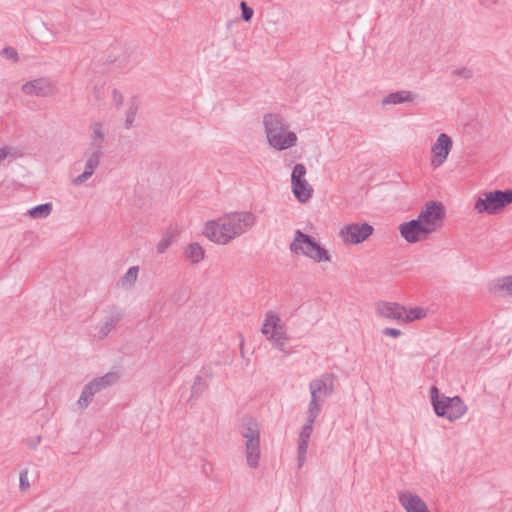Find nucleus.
Wrapping results in <instances>:
<instances>
[{"mask_svg": "<svg viewBox=\"0 0 512 512\" xmlns=\"http://www.w3.org/2000/svg\"><path fill=\"white\" fill-rule=\"evenodd\" d=\"M257 222L251 211L230 212L205 223L203 234L218 245H227L235 238L245 234Z\"/></svg>", "mask_w": 512, "mask_h": 512, "instance_id": "nucleus-1", "label": "nucleus"}, {"mask_svg": "<svg viewBox=\"0 0 512 512\" xmlns=\"http://www.w3.org/2000/svg\"><path fill=\"white\" fill-rule=\"evenodd\" d=\"M263 124L268 143L274 149L282 151L296 145L297 135L288 131L287 123L279 114H265Z\"/></svg>", "mask_w": 512, "mask_h": 512, "instance_id": "nucleus-2", "label": "nucleus"}, {"mask_svg": "<svg viewBox=\"0 0 512 512\" xmlns=\"http://www.w3.org/2000/svg\"><path fill=\"white\" fill-rule=\"evenodd\" d=\"M430 401L434 412L438 417L446 418L450 422H454L462 418L468 408L459 396L449 397L440 394L436 386L430 388Z\"/></svg>", "mask_w": 512, "mask_h": 512, "instance_id": "nucleus-3", "label": "nucleus"}, {"mask_svg": "<svg viewBox=\"0 0 512 512\" xmlns=\"http://www.w3.org/2000/svg\"><path fill=\"white\" fill-rule=\"evenodd\" d=\"M289 249L292 254L305 256L316 263L331 261L328 251L314 237L302 232L300 229L294 232Z\"/></svg>", "mask_w": 512, "mask_h": 512, "instance_id": "nucleus-4", "label": "nucleus"}, {"mask_svg": "<svg viewBox=\"0 0 512 512\" xmlns=\"http://www.w3.org/2000/svg\"><path fill=\"white\" fill-rule=\"evenodd\" d=\"M241 436L245 439L246 461L250 468H257L260 460V428L254 419H246L241 425Z\"/></svg>", "mask_w": 512, "mask_h": 512, "instance_id": "nucleus-5", "label": "nucleus"}, {"mask_svg": "<svg viewBox=\"0 0 512 512\" xmlns=\"http://www.w3.org/2000/svg\"><path fill=\"white\" fill-rule=\"evenodd\" d=\"M335 380L336 376L333 373L325 372L309 383L311 399L308 403L307 409L317 412L322 411L324 402L323 398H328L334 393Z\"/></svg>", "mask_w": 512, "mask_h": 512, "instance_id": "nucleus-6", "label": "nucleus"}, {"mask_svg": "<svg viewBox=\"0 0 512 512\" xmlns=\"http://www.w3.org/2000/svg\"><path fill=\"white\" fill-rule=\"evenodd\" d=\"M261 332L276 349L281 352L285 351V344L288 340V335L285 325L282 323L278 314L273 311L266 312Z\"/></svg>", "mask_w": 512, "mask_h": 512, "instance_id": "nucleus-7", "label": "nucleus"}, {"mask_svg": "<svg viewBox=\"0 0 512 512\" xmlns=\"http://www.w3.org/2000/svg\"><path fill=\"white\" fill-rule=\"evenodd\" d=\"M509 204H512V189L494 190L478 198L474 209L478 213L493 215Z\"/></svg>", "mask_w": 512, "mask_h": 512, "instance_id": "nucleus-8", "label": "nucleus"}, {"mask_svg": "<svg viewBox=\"0 0 512 512\" xmlns=\"http://www.w3.org/2000/svg\"><path fill=\"white\" fill-rule=\"evenodd\" d=\"M119 379V375L116 372H108L101 377H97L87 383L81 392L78 399V405L82 408H87L92 402L95 394L101 392L105 388L112 386Z\"/></svg>", "mask_w": 512, "mask_h": 512, "instance_id": "nucleus-9", "label": "nucleus"}, {"mask_svg": "<svg viewBox=\"0 0 512 512\" xmlns=\"http://www.w3.org/2000/svg\"><path fill=\"white\" fill-rule=\"evenodd\" d=\"M444 206L441 202L429 201L416 219L428 229V232H435L442 224L444 218Z\"/></svg>", "mask_w": 512, "mask_h": 512, "instance_id": "nucleus-10", "label": "nucleus"}, {"mask_svg": "<svg viewBox=\"0 0 512 512\" xmlns=\"http://www.w3.org/2000/svg\"><path fill=\"white\" fill-rule=\"evenodd\" d=\"M374 228L364 223H351L344 225L340 231L339 236L341 240L348 245H356L365 241L373 234Z\"/></svg>", "mask_w": 512, "mask_h": 512, "instance_id": "nucleus-11", "label": "nucleus"}, {"mask_svg": "<svg viewBox=\"0 0 512 512\" xmlns=\"http://www.w3.org/2000/svg\"><path fill=\"white\" fill-rule=\"evenodd\" d=\"M306 167L302 163L294 166L291 174L292 192L298 201L305 203L312 197L313 189L307 182Z\"/></svg>", "mask_w": 512, "mask_h": 512, "instance_id": "nucleus-12", "label": "nucleus"}, {"mask_svg": "<svg viewBox=\"0 0 512 512\" xmlns=\"http://www.w3.org/2000/svg\"><path fill=\"white\" fill-rule=\"evenodd\" d=\"M321 412L307 409L306 423L303 425L299 438H298V463L301 467L306 459V454L309 446V440L313 432V425Z\"/></svg>", "mask_w": 512, "mask_h": 512, "instance_id": "nucleus-13", "label": "nucleus"}, {"mask_svg": "<svg viewBox=\"0 0 512 512\" xmlns=\"http://www.w3.org/2000/svg\"><path fill=\"white\" fill-rule=\"evenodd\" d=\"M21 90L28 96L48 97L55 93L56 86L51 79L40 77L24 83Z\"/></svg>", "mask_w": 512, "mask_h": 512, "instance_id": "nucleus-14", "label": "nucleus"}, {"mask_svg": "<svg viewBox=\"0 0 512 512\" xmlns=\"http://www.w3.org/2000/svg\"><path fill=\"white\" fill-rule=\"evenodd\" d=\"M453 142L449 135L446 133H440L435 141V143L431 147V153L433 158L431 160V165L434 168L442 166L451 150H452Z\"/></svg>", "mask_w": 512, "mask_h": 512, "instance_id": "nucleus-15", "label": "nucleus"}, {"mask_svg": "<svg viewBox=\"0 0 512 512\" xmlns=\"http://www.w3.org/2000/svg\"><path fill=\"white\" fill-rule=\"evenodd\" d=\"M400 235L408 243H417L425 240L430 232L421 223L420 219H412L399 225Z\"/></svg>", "mask_w": 512, "mask_h": 512, "instance_id": "nucleus-16", "label": "nucleus"}, {"mask_svg": "<svg viewBox=\"0 0 512 512\" xmlns=\"http://www.w3.org/2000/svg\"><path fill=\"white\" fill-rule=\"evenodd\" d=\"M375 312L379 317L403 322L405 307L396 302L379 301L376 304Z\"/></svg>", "mask_w": 512, "mask_h": 512, "instance_id": "nucleus-17", "label": "nucleus"}, {"mask_svg": "<svg viewBox=\"0 0 512 512\" xmlns=\"http://www.w3.org/2000/svg\"><path fill=\"white\" fill-rule=\"evenodd\" d=\"M105 312L107 315L97 328V337L100 340L105 339L123 318L122 311L115 306Z\"/></svg>", "mask_w": 512, "mask_h": 512, "instance_id": "nucleus-18", "label": "nucleus"}, {"mask_svg": "<svg viewBox=\"0 0 512 512\" xmlns=\"http://www.w3.org/2000/svg\"><path fill=\"white\" fill-rule=\"evenodd\" d=\"M398 501L406 512H430L421 497L410 491L399 492Z\"/></svg>", "mask_w": 512, "mask_h": 512, "instance_id": "nucleus-19", "label": "nucleus"}, {"mask_svg": "<svg viewBox=\"0 0 512 512\" xmlns=\"http://www.w3.org/2000/svg\"><path fill=\"white\" fill-rule=\"evenodd\" d=\"M83 157L85 159V169L80 175L72 180V183L75 186L85 183L94 174L100 164L102 155L85 151Z\"/></svg>", "mask_w": 512, "mask_h": 512, "instance_id": "nucleus-20", "label": "nucleus"}, {"mask_svg": "<svg viewBox=\"0 0 512 512\" xmlns=\"http://www.w3.org/2000/svg\"><path fill=\"white\" fill-rule=\"evenodd\" d=\"M91 136L86 152L97 153L103 156L105 147V133L100 122H93L90 125Z\"/></svg>", "mask_w": 512, "mask_h": 512, "instance_id": "nucleus-21", "label": "nucleus"}, {"mask_svg": "<svg viewBox=\"0 0 512 512\" xmlns=\"http://www.w3.org/2000/svg\"><path fill=\"white\" fill-rule=\"evenodd\" d=\"M417 95L408 90H399L396 92L389 93L382 99V105H397L407 102H414Z\"/></svg>", "mask_w": 512, "mask_h": 512, "instance_id": "nucleus-22", "label": "nucleus"}, {"mask_svg": "<svg viewBox=\"0 0 512 512\" xmlns=\"http://www.w3.org/2000/svg\"><path fill=\"white\" fill-rule=\"evenodd\" d=\"M204 254V249L197 242L189 244L185 251L186 258L194 264L201 262L204 259Z\"/></svg>", "mask_w": 512, "mask_h": 512, "instance_id": "nucleus-23", "label": "nucleus"}, {"mask_svg": "<svg viewBox=\"0 0 512 512\" xmlns=\"http://www.w3.org/2000/svg\"><path fill=\"white\" fill-rule=\"evenodd\" d=\"M52 212V204L44 203L37 205L28 210V215L34 219H44L47 218Z\"/></svg>", "mask_w": 512, "mask_h": 512, "instance_id": "nucleus-24", "label": "nucleus"}, {"mask_svg": "<svg viewBox=\"0 0 512 512\" xmlns=\"http://www.w3.org/2000/svg\"><path fill=\"white\" fill-rule=\"evenodd\" d=\"M426 315H427V312L424 308L414 307V308H410L408 310L405 308V314H404L402 323H409V322H412L415 320H420V319L426 317Z\"/></svg>", "mask_w": 512, "mask_h": 512, "instance_id": "nucleus-25", "label": "nucleus"}, {"mask_svg": "<svg viewBox=\"0 0 512 512\" xmlns=\"http://www.w3.org/2000/svg\"><path fill=\"white\" fill-rule=\"evenodd\" d=\"M175 234L172 230H167L162 236L161 240L156 245V251L158 254H163L172 245Z\"/></svg>", "mask_w": 512, "mask_h": 512, "instance_id": "nucleus-26", "label": "nucleus"}, {"mask_svg": "<svg viewBox=\"0 0 512 512\" xmlns=\"http://www.w3.org/2000/svg\"><path fill=\"white\" fill-rule=\"evenodd\" d=\"M205 389L206 383L203 381V378L201 376H196L191 387L190 398H199Z\"/></svg>", "mask_w": 512, "mask_h": 512, "instance_id": "nucleus-27", "label": "nucleus"}, {"mask_svg": "<svg viewBox=\"0 0 512 512\" xmlns=\"http://www.w3.org/2000/svg\"><path fill=\"white\" fill-rule=\"evenodd\" d=\"M138 272H139L138 266L130 267L127 270V272L124 274V276L122 277V280H121L122 284L123 285L129 284V286H133L137 280Z\"/></svg>", "mask_w": 512, "mask_h": 512, "instance_id": "nucleus-28", "label": "nucleus"}, {"mask_svg": "<svg viewBox=\"0 0 512 512\" xmlns=\"http://www.w3.org/2000/svg\"><path fill=\"white\" fill-rule=\"evenodd\" d=\"M137 111H138V106L135 103H132L129 106L127 113H126V119H125L126 129H130L133 126Z\"/></svg>", "mask_w": 512, "mask_h": 512, "instance_id": "nucleus-29", "label": "nucleus"}, {"mask_svg": "<svg viewBox=\"0 0 512 512\" xmlns=\"http://www.w3.org/2000/svg\"><path fill=\"white\" fill-rule=\"evenodd\" d=\"M240 8H241V11H242V14H241V17L242 19L245 21V22H248L251 20L252 16H253V9L247 5L246 2L242 1L240 3Z\"/></svg>", "mask_w": 512, "mask_h": 512, "instance_id": "nucleus-30", "label": "nucleus"}, {"mask_svg": "<svg viewBox=\"0 0 512 512\" xmlns=\"http://www.w3.org/2000/svg\"><path fill=\"white\" fill-rule=\"evenodd\" d=\"M499 288L508 294H512V276L503 277L500 280Z\"/></svg>", "mask_w": 512, "mask_h": 512, "instance_id": "nucleus-31", "label": "nucleus"}, {"mask_svg": "<svg viewBox=\"0 0 512 512\" xmlns=\"http://www.w3.org/2000/svg\"><path fill=\"white\" fill-rule=\"evenodd\" d=\"M2 54L12 60L13 62H17L19 60V55H18V52L16 51L15 48L13 47H5L3 50H2Z\"/></svg>", "mask_w": 512, "mask_h": 512, "instance_id": "nucleus-32", "label": "nucleus"}, {"mask_svg": "<svg viewBox=\"0 0 512 512\" xmlns=\"http://www.w3.org/2000/svg\"><path fill=\"white\" fill-rule=\"evenodd\" d=\"M19 487L22 491H25L30 487V483L28 480V473L26 470L20 473Z\"/></svg>", "mask_w": 512, "mask_h": 512, "instance_id": "nucleus-33", "label": "nucleus"}, {"mask_svg": "<svg viewBox=\"0 0 512 512\" xmlns=\"http://www.w3.org/2000/svg\"><path fill=\"white\" fill-rule=\"evenodd\" d=\"M382 333L384 335H386V336H391V337H394V338H397V337H399L402 334L401 330H399L397 328H389V327L384 328L382 330Z\"/></svg>", "mask_w": 512, "mask_h": 512, "instance_id": "nucleus-34", "label": "nucleus"}, {"mask_svg": "<svg viewBox=\"0 0 512 512\" xmlns=\"http://www.w3.org/2000/svg\"><path fill=\"white\" fill-rule=\"evenodd\" d=\"M112 96L115 105L117 107L121 106L123 103V95L121 94V92H119L117 89H113Z\"/></svg>", "mask_w": 512, "mask_h": 512, "instance_id": "nucleus-35", "label": "nucleus"}, {"mask_svg": "<svg viewBox=\"0 0 512 512\" xmlns=\"http://www.w3.org/2000/svg\"><path fill=\"white\" fill-rule=\"evenodd\" d=\"M454 73L465 78H470L472 76V71L467 68L458 69Z\"/></svg>", "mask_w": 512, "mask_h": 512, "instance_id": "nucleus-36", "label": "nucleus"}, {"mask_svg": "<svg viewBox=\"0 0 512 512\" xmlns=\"http://www.w3.org/2000/svg\"><path fill=\"white\" fill-rule=\"evenodd\" d=\"M9 155V150L7 148L0 149V164L4 161Z\"/></svg>", "mask_w": 512, "mask_h": 512, "instance_id": "nucleus-37", "label": "nucleus"}]
</instances>
